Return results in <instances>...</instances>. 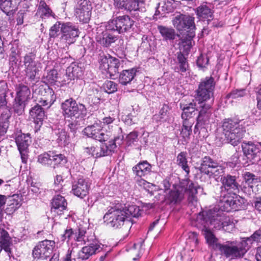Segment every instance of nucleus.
Returning a JSON list of instances; mask_svg holds the SVG:
<instances>
[{
	"label": "nucleus",
	"instance_id": "obj_1",
	"mask_svg": "<svg viewBox=\"0 0 261 261\" xmlns=\"http://www.w3.org/2000/svg\"><path fill=\"white\" fill-rule=\"evenodd\" d=\"M215 84L213 77H206L200 83L196 90L195 100L198 101L201 108L197 118V123L195 126L194 133L198 131L199 128H202L209 122L211 116V105L206 101L213 97Z\"/></svg>",
	"mask_w": 261,
	"mask_h": 261
},
{
	"label": "nucleus",
	"instance_id": "obj_2",
	"mask_svg": "<svg viewBox=\"0 0 261 261\" xmlns=\"http://www.w3.org/2000/svg\"><path fill=\"white\" fill-rule=\"evenodd\" d=\"M195 223V226L199 229H205L207 227L210 229H223L230 232L234 228V224L229 217L221 215L212 210L200 212L197 216Z\"/></svg>",
	"mask_w": 261,
	"mask_h": 261
},
{
	"label": "nucleus",
	"instance_id": "obj_3",
	"mask_svg": "<svg viewBox=\"0 0 261 261\" xmlns=\"http://www.w3.org/2000/svg\"><path fill=\"white\" fill-rule=\"evenodd\" d=\"M194 20V17L181 14L175 16L172 19L173 26L180 33H187L188 38L181 39L180 42L186 50L191 48V39L195 36L196 27Z\"/></svg>",
	"mask_w": 261,
	"mask_h": 261
},
{
	"label": "nucleus",
	"instance_id": "obj_4",
	"mask_svg": "<svg viewBox=\"0 0 261 261\" xmlns=\"http://www.w3.org/2000/svg\"><path fill=\"white\" fill-rule=\"evenodd\" d=\"M197 193L196 186L191 181L185 180L179 184L173 185L172 189L167 196V199L170 203H180L187 195L190 202L196 201V195Z\"/></svg>",
	"mask_w": 261,
	"mask_h": 261
},
{
	"label": "nucleus",
	"instance_id": "obj_5",
	"mask_svg": "<svg viewBox=\"0 0 261 261\" xmlns=\"http://www.w3.org/2000/svg\"><path fill=\"white\" fill-rule=\"evenodd\" d=\"M222 127L226 142L234 146L241 142L246 133L243 121L236 118L224 119Z\"/></svg>",
	"mask_w": 261,
	"mask_h": 261
},
{
	"label": "nucleus",
	"instance_id": "obj_6",
	"mask_svg": "<svg viewBox=\"0 0 261 261\" xmlns=\"http://www.w3.org/2000/svg\"><path fill=\"white\" fill-rule=\"evenodd\" d=\"M120 206L115 205L111 207L103 216V222L108 227L114 229H119L128 222L125 212Z\"/></svg>",
	"mask_w": 261,
	"mask_h": 261
},
{
	"label": "nucleus",
	"instance_id": "obj_7",
	"mask_svg": "<svg viewBox=\"0 0 261 261\" xmlns=\"http://www.w3.org/2000/svg\"><path fill=\"white\" fill-rule=\"evenodd\" d=\"M61 109L65 117L70 118L72 120H82L86 115L87 111L84 105H78L72 98L65 100L61 105Z\"/></svg>",
	"mask_w": 261,
	"mask_h": 261
},
{
	"label": "nucleus",
	"instance_id": "obj_8",
	"mask_svg": "<svg viewBox=\"0 0 261 261\" xmlns=\"http://www.w3.org/2000/svg\"><path fill=\"white\" fill-rule=\"evenodd\" d=\"M134 23V21L128 15H123L110 20L106 25V29L117 31L119 34L124 33L129 31Z\"/></svg>",
	"mask_w": 261,
	"mask_h": 261
},
{
	"label": "nucleus",
	"instance_id": "obj_9",
	"mask_svg": "<svg viewBox=\"0 0 261 261\" xmlns=\"http://www.w3.org/2000/svg\"><path fill=\"white\" fill-rule=\"evenodd\" d=\"M99 64L100 69L109 74V76L112 79H115V76L118 73L121 65L120 61L118 59L110 55L101 56Z\"/></svg>",
	"mask_w": 261,
	"mask_h": 261
},
{
	"label": "nucleus",
	"instance_id": "obj_10",
	"mask_svg": "<svg viewBox=\"0 0 261 261\" xmlns=\"http://www.w3.org/2000/svg\"><path fill=\"white\" fill-rule=\"evenodd\" d=\"M55 246L54 241L45 240L41 241L34 248L33 256L35 258L46 259L50 256Z\"/></svg>",
	"mask_w": 261,
	"mask_h": 261
},
{
	"label": "nucleus",
	"instance_id": "obj_11",
	"mask_svg": "<svg viewBox=\"0 0 261 261\" xmlns=\"http://www.w3.org/2000/svg\"><path fill=\"white\" fill-rule=\"evenodd\" d=\"M16 97L14 104V111L17 113H21L23 110V103L31 98V91L28 86L22 84L16 87Z\"/></svg>",
	"mask_w": 261,
	"mask_h": 261
},
{
	"label": "nucleus",
	"instance_id": "obj_12",
	"mask_svg": "<svg viewBox=\"0 0 261 261\" xmlns=\"http://www.w3.org/2000/svg\"><path fill=\"white\" fill-rule=\"evenodd\" d=\"M39 63L36 61L35 54L30 53L23 57V65L27 77L31 81L34 80L39 71Z\"/></svg>",
	"mask_w": 261,
	"mask_h": 261
},
{
	"label": "nucleus",
	"instance_id": "obj_13",
	"mask_svg": "<svg viewBox=\"0 0 261 261\" xmlns=\"http://www.w3.org/2000/svg\"><path fill=\"white\" fill-rule=\"evenodd\" d=\"M80 31L77 27L71 22L63 23L60 40L66 44V46L74 43L79 36Z\"/></svg>",
	"mask_w": 261,
	"mask_h": 261
},
{
	"label": "nucleus",
	"instance_id": "obj_14",
	"mask_svg": "<svg viewBox=\"0 0 261 261\" xmlns=\"http://www.w3.org/2000/svg\"><path fill=\"white\" fill-rule=\"evenodd\" d=\"M77 2L74 8V14L80 21L87 23L91 17L92 7L89 0H75Z\"/></svg>",
	"mask_w": 261,
	"mask_h": 261
},
{
	"label": "nucleus",
	"instance_id": "obj_15",
	"mask_svg": "<svg viewBox=\"0 0 261 261\" xmlns=\"http://www.w3.org/2000/svg\"><path fill=\"white\" fill-rule=\"evenodd\" d=\"M101 123L95 122L92 125H90L85 127L83 130L84 135L88 137L92 138L100 142L107 141L109 138V134L105 133L102 130Z\"/></svg>",
	"mask_w": 261,
	"mask_h": 261
},
{
	"label": "nucleus",
	"instance_id": "obj_16",
	"mask_svg": "<svg viewBox=\"0 0 261 261\" xmlns=\"http://www.w3.org/2000/svg\"><path fill=\"white\" fill-rule=\"evenodd\" d=\"M218 249L227 257L239 258L244 255L245 251L239 248L235 242H227L226 244H219Z\"/></svg>",
	"mask_w": 261,
	"mask_h": 261
},
{
	"label": "nucleus",
	"instance_id": "obj_17",
	"mask_svg": "<svg viewBox=\"0 0 261 261\" xmlns=\"http://www.w3.org/2000/svg\"><path fill=\"white\" fill-rule=\"evenodd\" d=\"M241 203L237 197H233L224 195L220 199L218 206L221 211L229 212L239 210L241 207Z\"/></svg>",
	"mask_w": 261,
	"mask_h": 261
},
{
	"label": "nucleus",
	"instance_id": "obj_18",
	"mask_svg": "<svg viewBox=\"0 0 261 261\" xmlns=\"http://www.w3.org/2000/svg\"><path fill=\"white\" fill-rule=\"evenodd\" d=\"M15 142L21 155L22 162L26 163L28 159V147L31 143V138L29 134H20L15 138Z\"/></svg>",
	"mask_w": 261,
	"mask_h": 261
},
{
	"label": "nucleus",
	"instance_id": "obj_19",
	"mask_svg": "<svg viewBox=\"0 0 261 261\" xmlns=\"http://www.w3.org/2000/svg\"><path fill=\"white\" fill-rule=\"evenodd\" d=\"M38 93L40 95L38 102L47 109L50 108L56 99L54 90L48 86L40 87Z\"/></svg>",
	"mask_w": 261,
	"mask_h": 261
},
{
	"label": "nucleus",
	"instance_id": "obj_20",
	"mask_svg": "<svg viewBox=\"0 0 261 261\" xmlns=\"http://www.w3.org/2000/svg\"><path fill=\"white\" fill-rule=\"evenodd\" d=\"M91 182L88 178H79L72 185V191L78 197L83 198L89 193Z\"/></svg>",
	"mask_w": 261,
	"mask_h": 261
},
{
	"label": "nucleus",
	"instance_id": "obj_21",
	"mask_svg": "<svg viewBox=\"0 0 261 261\" xmlns=\"http://www.w3.org/2000/svg\"><path fill=\"white\" fill-rule=\"evenodd\" d=\"M221 181L222 184V190L224 188L225 191L234 194L239 192L241 186L237 181L236 176L227 175L222 177Z\"/></svg>",
	"mask_w": 261,
	"mask_h": 261
},
{
	"label": "nucleus",
	"instance_id": "obj_22",
	"mask_svg": "<svg viewBox=\"0 0 261 261\" xmlns=\"http://www.w3.org/2000/svg\"><path fill=\"white\" fill-rule=\"evenodd\" d=\"M136 19L140 18V12L145 11L144 3L142 1L129 0L126 10Z\"/></svg>",
	"mask_w": 261,
	"mask_h": 261
},
{
	"label": "nucleus",
	"instance_id": "obj_23",
	"mask_svg": "<svg viewBox=\"0 0 261 261\" xmlns=\"http://www.w3.org/2000/svg\"><path fill=\"white\" fill-rule=\"evenodd\" d=\"M67 202L65 197L60 195H55L52 199L51 212L61 215L67 210Z\"/></svg>",
	"mask_w": 261,
	"mask_h": 261
},
{
	"label": "nucleus",
	"instance_id": "obj_24",
	"mask_svg": "<svg viewBox=\"0 0 261 261\" xmlns=\"http://www.w3.org/2000/svg\"><path fill=\"white\" fill-rule=\"evenodd\" d=\"M109 31L107 29L102 31L99 30L96 36V41L105 47L110 46L117 40V37L111 34Z\"/></svg>",
	"mask_w": 261,
	"mask_h": 261
},
{
	"label": "nucleus",
	"instance_id": "obj_25",
	"mask_svg": "<svg viewBox=\"0 0 261 261\" xmlns=\"http://www.w3.org/2000/svg\"><path fill=\"white\" fill-rule=\"evenodd\" d=\"M242 148L244 155L249 160L254 159L259 152L258 145L251 141L243 142L242 144Z\"/></svg>",
	"mask_w": 261,
	"mask_h": 261
},
{
	"label": "nucleus",
	"instance_id": "obj_26",
	"mask_svg": "<svg viewBox=\"0 0 261 261\" xmlns=\"http://www.w3.org/2000/svg\"><path fill=\"white\" fill-rule=\"evenodd\" d=\"M100 245L96 241L90 243L88 246L83 247L79 253V257L82 260H86L90 256L99 251Z\"/></svg>",
	"mask_w": 261,
	"mask_h": 261
},
{
	"label": "nucleus",
	"instance_id": "obj_27",
	"mask_svg": "<svg viewBox=\"0 0 261 261\" xmlns=\"http://www.w3.org/2000/svg\"><path fill=\"white\" fill-rule=\"evenodd\" d=\"M151 170V165L146 161L139 162L132 168L134 174L140 177L149 174Z\"/></svg>",
	"mask_w": 261,
	"mask_h": 261
},
{
	"label": "nucleus",
	"instance_id": "obj_28",
	"mask_svg": "<svg viewBox=\"0 0 261 261\" xmlns=\"http://www.w3.org/2000/svg\"><path fill=\"white\" fill-rule=\"evenodd\" d=\"M4 225H0V252L4 249L6 252H10L11 239Z\"/></svg>",
	"mask_w": 261,
	"mask_h": 261
},
{
	"label": "nucleus",
	"instance_id": "obj_29",
	"mask_svg": "<svg viewBox=\"0 0 261 261\" xmlns=\"http://www.w3.org/2000/svg\"><path fill=\"white\" fill-rule=\"evenodd\" d=\"M116 146L115 142L113 141H109L107 143H102L100 146L97 147V150L101 152H96V158L111 155L114 152Z\"/></svg>",
	"mask_w": 261,
	"mask_h": 261
},
{
	"label": "nucleus",
	"instance_id": "obj_30",
	"mask_svg": "<svg viewBox=\"0 0 261 261\" xmlns=\"http://www.w3.org/2000/svg\"><path fill=\"white\" fill-rule=\"evenodd\" d=\"M218 164L217 161L209 156H205L202 159L200 166L198 168L201 173L208 174L210 170L214 168Z\"/></svg>",
	"mask_w": 261,
	"mask_h": 261
},
{
	"label": "nucleus",
	"instance_id": "obj_31",
	"mask_svg": "<svg viewBox=\"0 0 261 261\" xmlns=\"http://www.w3.org/2000/svg\"><path fill=\"white\" fill-rule=\"evenodd\" d=\"M0 8L7 15H11L17 9V2L15 0H0Z\"/></svg>",
	"mask_w": 261,
	"mask_h": 261
},
{
	"label": "nucleus",
	"instance_id": "obj_32",
	"mask_svg": "<svg viewBox=\"0 0 261 261\" xmlns=\"http://www.w3.org/2000/svg\"><path fill=\"white\" fill-rule=\"evenodd\" d=\"M136 72L137 70L135 68L123 70L119 75V83L123 85L129 84L134 79Z\"/></svg>",
	"mask_w": 261,
	"mask_h": 261
},
{
	"label": "nucleus",
	"instance_id": "obj_33",
	"mask_svg": "<svg viewBox=\"0 0 261 261\" xmlns=\"http://www.w3.org/2000/svg\"><path fill=\"white\" fill-rule=\"evenodd\" d=\"M158 30L164 40L167 42L172 41L175 39L176 33L173 29L163 25H158Z\"/></svg>",
	"mask_w": 261,
	"mask_h": 261
},
{
	"label": "nucleus",
	"instance_id": "obj_34",
	"mask_svg": "<svg viewBox=\"0 0 261 261\" xmlns=\"http://www.w3.org/2000/svg\"><path fill=\"white\" fill-rule=\"evenodd\" d=\"M66 75L70 81L79 78L82 75V70L77 65L72 63L66 70Z\"/></svg>",
	"mask_w": 261,
	"mask_h": 261
},
{
	"label": "nucleus",
	"instance_id": "obj_35",
	"mask_svg": "<svg viewBox=\"0 0 261 261\" xmlns=\"http://www.w3.org/2000/svg\"><path fill=\"white\" fill-rule=\"evenodd\" d=\"M41 106L39 103H37L30 111V115L37 123L42 121L45 116L44 108Z\"/></svg>",
	"mask_w": 261,
	"mask_h": 261
},
{
	"label": "nucleus",
	"instance_id": "obj_36",
	"mask_svg": "<svg viewBox=\"0 0 261 261\" xmlns=\"http://www.w3.org/2000/svg\"><path fill=\"white\" fill-rule=\"evenodd\" d=\"M206 239L207 243L214 248H217L220 244L218 243V239L212 232L210 228L205 227V229H200Z\"/></svg>",
	"mask_w": 261,
	"mask_h": 261
},
{
	"label": "nucleus",
	"instance_id": "obj_37",
	"mask_svg": "<svg viewBox=\"0 0 261 261\" xmlns=\"http://www.w3.org/2000/svg\"><path fill=\"white\" fill-rule=\"evenodd\" d=\"M196 102H190L183 106H180L183 112L181 114L182 119H188V118L192 117L193 114L195 115V112L197 110L196 107Z\"/></svg>",
	"mask_w": 261,
	"mask_h": 261
},
{
	"label": "nucleus",
	"instance_id": "obj_38",
	"mask_svg": "<svg viewBox=\"0 0 261 261\" xmlns=\"http://www.w3.org/2000/svg\"><path fill=\"white\" fill-rule=\"evenodd\" d=\"M37 13L42 18H46L54 15L51 10L44 1H41L39 2Z\"/></svg>",
	"mask_w": 261,
	"mask_h": 261
},
{
	"label": "nucleus",
	"instance_id": "obj_39",
	"mask_svg": "<svg viewBox=\"0 0 261 261\" xmlns=\"http://www.w3.org/2000/svg\"><path fill=\"white\" fill-rule=\"evenodd\" d=\"M121 208L127 215L126 218H127L128 221H129L130 217H137L141 215L140 207L136 205H128L124 207H121Z\"/></svg>",
	"mask_w": 261,
	"mask_h": 261
},
{
	"label": "nucleus",
	"instance_id": "obj_40",
	"mask_svg": "<svg viewBox=\"0 0 261 261\" xmlns=\"http://www.w3.org/2000/svg\"><path fill=\"white\" fill-rule=\"evenodd\" d=\"M1 117L4 121L0 122V137L5 135L9 126L8 119L10 115L7 109H5V111L2 113Z\"/></svg>",
	"mask_w": 261,
	"mask_h": 261
},
{
	"label": "nucleus",
	"instance_id": "obj_41",
	"mask_svg": "<svg viewBox=\"0 0 261 261\" xmlns=\"http://www.w3.org/2000/svg\"><path fill=\"white\" fill-rule=\"evenodd\" d=\"M197 14L201 18L207 19L208 22L213 19L212 10L206 5L198 7L197 8Z\"/></svg>",
	"mask_w": 261,
	"mask_h": 261
},
{
	"label": "nucleus",
	"instance_id": "obj_42",
	"mask_svg": "<svg viewBox=\"0 0 261 261\" xmlns=\"http://www.w3.org/2000/svg\"><path fill=\"white\" fill-rule=\"evenodd\" d=\"M187 152H181L176 158V163L187 174L190 172V168L188 165Z\"/></svg>",
	"mask_w": 261,
	"mask_h": 261
},
{
	"label": "nucleus",
	"instance_id": "obj_43",
	"mask_svg": "<svg viewBox=\"0 0 261 261\" xmlns=\"http://www.w3.org/2000/svg\"><path fill=\"white\" fill-rule=\"evenodd\" d=\"M177 61L179 67H175L174 70L177 72H185L188 69L189 65L187 59L183 54L179 53L177 55Z\"/></svg>",
	"mask_w": 261,
	"mask_h": 261
},
{
	"label": "nucleus",
	"instance_id": "obj_44",
	"mask_svg": "<svg viewBox=\"0 0 261 261\" xmlns=\"http://www.w3.org/2000/svg\"><path fill=\"white\" fill-rule=\"evenodd\" d=\"M20 198L17 194H13L8 197V206L7 209H10V212L15 211L20 205Z\"/></svg>",
	"mask_w": 261,
	"mask_h": 261
},
{
	"label": "nucleus",
	"instance_id": "obj_45",
	"mask_svg": "<svg viewBox=\"0 0 261 261\" xmlns=\"http://www.w3.org/2000/svg\"><path fill=\"white\" fill-rule=\"evenodd\" d=\"M173 10V7L172 6V4L170 2L167 1V2L159 3L158 4V7L155 14L157 15L158 12L160 13L161 11H162L163 14L168 13L172 12Z\"/></svg>",
	"mask_w": 261,
	"mask_h": 261
},
{
	"label": "nucleus",
	"instance_id": "obj_46",
	"mask_svg": "<svg viewBox=\"0 0 261 261\" xmlns=\"http://www.w3.org/2000/svg\"><path fill=\"white\" fill-rule=\"evenodd\" d=\"M193 122L189 119H184L181 135L183 138H188L192 133V126Z\"/></svg>",
	"mask_w": 261,
	"mask_h": 261
},
{
	"label": "nucleus",
	"instance_id": "obj_47",
	"mask_svg": "<svg viewBox=\"0 0 261 261\" xmlns=\"http://www.w3.org/2000/svg\"><path fill=\"white\" fill-rule=\"evenodd\" d=\"M169 111V107L167 105H163L160 109L159 114H155L153 116V120L156 122L161 121L162 120H165L166 117L168 116Z\"/></svg>",
	"mask_w": 261,
	"mask_h": 261
},
{
	"label": "nucleus",
	"instance_id": "obj_48",
	"mask_svg": "<svg viewBox=\"0 0 261 261\" xmlns=\"http://www.w3.org/2000/svg\"><path fill=\"white\" fill-rule=\"evenodd\" d=\"M63 23L58 21L50 28L49 33L50 38H55L59 36L60 32L62 33Z\"/></svg>",
	"mask_w": 261,
	"mask_h": 261
},
{
	"label": "nucleus",
	"instance_id": "obj_49",
	"mask_svg": "<svg viewBox=\"0 0 261 261\" xmlns=\"http://www.w3.org/2000/svg\"><path fill=\"white\" fill-rule=\"evenodd\" d=\"M244 180L245 182L247 184L251 187H252V184H255L258 182V178L253 173L249 172H245L243 174Z\"/></svg>",
	"mask_w": 261,
	"mask_h": 261
},
{
	"label": "nucleus",
	"instance_id": "obj_50",
	"mask_svg": "<svg viewBox=\"0 0 261 261\" xmlns=\"http://www.w3.org/2000/svg\"><path fill=\"white\" fill-rule=\"evenodd\" d=\"M67 162L65 156L62 154H58L51 156V165L54 163L53 168H55V165H63Z\"/></svg>",
	"mask_w": 261,
	"mask_h": 261
},
{
	"label": "nucleus",
	"instance_id": "obj_51",
	"mask_svg": "<svg viewBox=\"0 0 261 261\" xmlns=\"http://www.w3.org/2000/svg\"><path fill=\"white\" fill-rule=\"evenodd\" d=\"M86 233V231L84 229L79 228L74 233V240L77 242H84L85 243L86 242H90L88 238H86V240L85 239L86 238L85 236Z\"/></svg>",
	"mask_w": 261,
	"mask_h": 261
},
{
	"label": "nucleus",
	"instance_id": "obj_52",
	"mask_svg": "<svg viewBox=\"0 0 261 261\" xmlns=\"http://www.w3.org/2000/svg\"><path fill=\"white\" fill-rule=\"evenodd\" d=\"M245 94V90L243 89H235L232 90L230 93H228L225 97L227 100L230 98L237 99L240 97L244 96Z\"/></svg>",
	"mask_w": 261,
	"mask_h": 261
},
{
	"label": "nucleus",
	"instance_id": "obj_53",
	"mask_svg": "<svg viewBox=\"0 0 261 261\" xmlns=\"http://www.w3.org/2000/svg\"><path fill=\"white\" fill-rule=\"evenodd\" d=\"M224 168L218 164L214 168L210 170L208 174H206L210 177L217 178L220 177L223 173Z\"/></svg>",
	"mask_w": 261,
	"mask_h": 261
},
{
	"label": "nucleus",
	"instance_id": "obj_54",
	"mask_svg": "<svg viewBox=\"0 0 261 261\" xmlns=\"http://www.w3.org/2000/svg\"><path fill=\"white\" fill-rule=\"evenodd\" d=\"M103 88L106 92L112 93L117 90V84L113 81H107L103 84Z\"/></svg>",
	"mask_w": 261,
	"mask_h": 261
},
{
	"label": "nucleus",
	"instance_id": "obj_55",
	"mask_svg": "<svg viewBox=\"0 0 261 261\" xmlns=\"http://www.w3.org/2000/svg\"><path fill=\"white\" fill-rule=\"evenodd\" d=\"M37 161L43 165H51V156L47 153L38 155Z\"/></svg>",
	"mask_w": 261,
	"mask_h": 261
},
{
	"label": "nucleus",
	"instance_id": "obj_56",
	"mask_svg": "<svg viewBox=\"0 0 261 261\" xmlns=\"http://www.w3.org/2000/svg\"><path fill=\"white\" fill-rule=\"evenodd\" d=\"M47 81L50 84L55 83L58 79V72L55 69L50 70L46 76Z\"/></svg>",
	"mask_w": 261,
	"mask_h": 261
},
{
	"label": "nucleus",
	"instance_id": "obj_57",
	"mask_svg": "<svg viewBox=\"0 0 261 261\" xmlns=\"http://www.w3.org/2000/svg\"><path fill=\"white\" fill-rule=\"evenodd\" d=\"M237 244L239 248H240L242 249H243L244 252V254L246 253L249 247H250V242L248 240V238H244L243 240L237 243Z\"/></svg>",
	"mask_w": 261,
	"mask_h": 261
},
{
	"label": "nucleus",
	"instance_id": "obj_58",
	"mask_svg": "<svg viewBox=\"0 0 261 261\" xmlns=\"http://www.w3.org/2000/svg\"><path fill=\"white\" fill-rule=\"evenodd\" d=\"M250 244H252L253 242H261V230H256L250 237L248 238Z\"/></svg>",
	"mask_w": 261,
	"mask_h": 261
},
{
	"label": "nucleus",
	"instance_id": "obj_59",
	"mask_svg": "<svg viewBox=\"0 0 261 261\" xmlns=\"http://www.w3.org/2000/svg\"><path fill=\"white\" fill-rule=\"evenodd\" d=\"M138 137L137 132L133 131L130 132L126 137V140L129 145H131L134 142L136 141Z\"/></svg>",
	"mask_w": 261,
	"mask_h": 261
},
{
	"label": "nucleus",
	"instance_id": "obj_60",
	"mask_svg": "<svg viewBox=\"0 0 261 261\" xmlns=\"http://www.w3.org/2000/svg\"><path fill=\"white\" fill-rule=\"evenodd\" d=\"M208 61L207 57L201 56L197 60V64L200 68H204L208 64Z\"/></svg>",
	"mask_w": 261,
	"mask_h": 261
},
{
	"label": "nucleus",
	"instance_id": "obj_61",
	"mask_svg": "<svg viewBox=\"0 0 261 261\" xmlns=\"http://www.w3.org/2000/svg\"><path fill=\"white\" fill-rule=\"evenodd\" d=\"M77 119L73 120L74 121L71 122L68 124V126L69 128L70 129V130L72 132H75L76 130L80 127V121L81 120L80 119H78V120H76Z\"/></svg>",
	"mask_w": 261,
	"mask_h": 261
},
{
	"label": "nucleus",
	"instance_id": "obj_62",
	"mask_svg": "<svg viewBox=\"0 0 261 261\" xmlns=\"http://www.w3.org/2000/svg\"><path fill=\"white\" fill-rule=\"evenodd\" d=\"M128 1L129 0H114V5L118 8L126 10Z\"/></svg>",
	"mask_w": 261,
	"mask_h": 261
},
{
	"label": "nucleus",
	"instance_id": "obj_63",
	"mask_svg": "<svg viewBox=\"0 0 261 261\" xmlns=\"http://www.w3.org/2000/svg\"><path fill=\"white\" fill-rule=\"evenodd\" d=\"M66 134L64 132H62L60 133L59 138L57 139V141L59 144L61 145H65L67 144V138Z\"/></svg>",
	"mask_w": 261,
	"mask_h": 261
},
{
	"label": "nucleus",
	"instance_id": "obj_64",
	"mask_svg": "<svg viewBox=\"0 0 261 261\" xmlns=\"http://www.w3.org/2000/svg\"><path fill=\"white\" fill-rule=\"evenodd\" d=\"M94 151H95V147H94V146L87 147L84 149V153L88 156H93L95 158Z\"/></svg>",
	"mask_w": 261,
	"mask_h": 261
}]
</instances>
